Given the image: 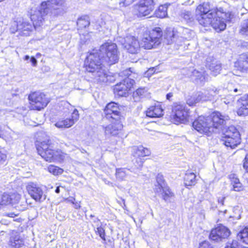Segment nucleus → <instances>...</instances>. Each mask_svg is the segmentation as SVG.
<instances>
[{"instance_id": "obj_1", "label": "nucleus", "mask_w": 248, "mask_h": 248, "mask_svg": "<svg viewBox=\"0 0 248 248\" xmlns=\"http://www.w3.org/2000/svg\"><path fill=\"white\" fill-rule=\"evenodd\" d=\"M65 7V0H48L43 1L40 6L35 10L31 9V19L32 24L26 20L14 23L16 27V31H20L21 35L28 36L36 26L43 24L46 17L49 16L55 17L64 13Z\"/></svg>"}, {"instance_id": "obj_2", "label": "nucleus", "mask_w": 248, "mask_h": 248, "mask_svg": "<svg viewBox=\"0 0 248 248\" xmlns=\"http://www.w3.org/2000/svg\"><path fill=\"white\" fill-rule=\"evenodd\" d=\"M105 63L97 50H93L86 57L85 65L87 71L91 74V78L97 82H106L108 81L107 71Z\"/></svg>"}, {"instance_id": "obj_3", "label": "nucleus", "mask_w": 248, "mask_h": 248, "mask_svg": "<svg viewBox=\"0 0 248 248\" xmlns=\"http://www.w3.org/2000/svg\"><path fill=\"white\" fill-rule=\"evenodd\" d=\"M36 147L38 154L46 161H61L64 159L66 155L61 150H53L49 140L36 143Z\"/></svg>"}, {"instance_id": "obj_4", "label": "nucleus", "mask_w": 248, "mask_h": 248, "mask_svg": "<svg viewBox=\"0 0 248 248\" xmlns=\"http://www.w3.org/2000/svg\"><path fill=\"white\" fill-rule=\"evenodd\" d=\"M99 55L102 62L111 65L117 62L119 60L117 46L111 42H106L102 45L99 51Z\"/></svg>"}, {"instance_id": "obj_5", "label": "nucleus", "mask_w": 248, "mask_h": 248, "mask_svg": "<svg viewBox=\"0 0 248 248\" xmlns=\"http://www.w3.org/2000/svg\"><path fill=\"white\" fill-rule=\"evenodd\" d=\"M162 36V31L161 28H155L149 33L143 34L141 42L140 43L141 47L144 49H151L156 47L160 44Z\"/></svg>"}, {"instance_id": "obj_6", "label": "nucleus", "mask_w": 248, "mask_h": 248, "mask_svg": "<svg viewBox=\"0 0 248 248\" xmlns=\"http://www.w3.org/2000/svg\"><path fill=\"white\" fill-rule=\"evenodd\" d=\"M215 11L211 10L210 3L208 2H204L199 5L196 10V14L200 24L203 26H208L211 23L210 17H213L215 14Z\"/></svg>"}, {"instance_id": "obj_7", "label": "nucleus", "mask_w": 248, "mask_h": 248, "mask_svg": "<svg viewBox=\"0 0 248 248\" xmlns=\"http://www.w3.org/2000/svg\"><path fill=\"white\" fill-rule=\"evenodd\" d=\"M31 108L32 109L40 110L44 108L50 102V99L43 93L35 92L29 95Z\"/></svg>"}, {"instance_id": "obj_8", "label": "nucleus", "mask_w": 248, "mask_h": 248, "mask_svg": "<svg viewBox=\"0 0 248 248\" xmlns=\"http://www.w3.org/2000/svg\"><path fill=\"white\" fill-rule=\"evenodd\" d=\"M189 31V30L187 29L183 28H180L179 32L174 30H167L165 34L166 43L169 45L175 42L178 45H182V43L184 39L189 38L186 34L188 33Z\"/></svg>"}, {"instance_id": "obj_9", "label": "nucleus", "mask_w": 248, "mask_h": 248, "mask_svg": "<svg viewBox=\"0 0 248 248\" xmlns=\"http://www.w3.org/2000/svg\"><path fill=\"white\" fill-rule=\"evenodd\" d=\"M192 126L198 132L208 136L214 132L211 124V120L208 117L199 116L193 122Z\"/></svg>"}, {"instance_id": "obj_10", "label": "nucleus", "mask_w": 248, "mask_h": 248, "mask_svg": "<svg viewBox=\"0 0 248 248\" xmlns=\"http://www.w3.org/2000/svg\"><path fill=\"white\" fill-rule=\"evenodd\" d=\"M134 83L135 81L133 79L128 77L126 78L115 85L113 89L114 93L119 96H125L128 94V91Z\"/></svg>"}, {"instance_id": "obj_11", "label": "nucleus", "mask_w": 248, "mask_h": 248, "mask_svg": "<svg viewBox=\"0 0 248 248\" xmlns=\"http://www.w3.org/2000/svg\"><path fill=\"white\" fill-rule=\"evenodd\" d=\"M173 120L175 123H182L186 121L188 112L185 105L181 104H174L172 109Z\"/></svg>"}, {"instance_id": "obj_12", "label": "nucleus", "mask_w": 248, "mask_h": 248, "mask_svg": "<svg viewBox=\"0 0 248 248\" xmlns=\"http://www.w3.org/2000/svg\"><path fill=\"white\" fill-rule=\"evenodd\" d=\"M124 48L130 53L137 54L140 49L141 46L138 39L133 36H127L124 38L123 44Z\"/></svg>"}, {"instance_id": "obj_13", "label": "nucleus", "mask_w": 248, "mask_h": 248, "mask_svg": "<svg viewBox=\"0 0 248 248\" xmlns=\"http://www.w3.org/2000/svg\"><path fill=\"white\" fill-rule=\"evenodd\" d=\"M211 120V124L214 129L222 131L226 124V121L229 120L228 116L222 115L219 112H215L212 113L211 116H208Z\"/></svg>"}, {"instance_id": "obj_14", "label": "nucleus", "mask_w": 248, "mask_h": 248, "mask_svg": "<svg viewBox=\"0 0 248 248\" xmlns=\"http://www.w3.org/2000/svg\"><path fill=\"white\" fill-rule=\"evenodd\" d=\"M229 230L224 226L220 225L212 230L209 237L213 241H218L229 236Z\"/></svg>"}, {"instance_id": "obj_15", "label": "nucleus", "mask_w": 248, "mask_h": 248, "mask_svg": "<svg viewBox=\"0 0 248 248\" xmlns=\"http://www.w3.org/2000/svg\"><path fill=\"white\" fill-rule=\"evenodd\" d=\"M215 14L213 17H210V23L208 26L211 25L217 31H223L226 27V24L224 20L223 16H220L219 11L215 12Z\"/></svg>"}, {"instance_id": "obj_16", "label": "nucleus", "mask_w": 248, "mask_h": 248, "mask_svg": "<svg viewBox=\"0 0 248 248\" xmlns=\"http://www.w3.org/2000/svg\"><path fill=\"white\" fill-rule=\"evenodd\" d=\"M27 190L30 196L36 201L41 202L45 199L43 198V192L42 188L36 184L31 183L27 187Z\"/></svg>"}, {"instance_id": "obj_17", "label": "nucleus", "mask_w": 248, "mask_h": 248, "mask_svg": "<svg viewBox=\"0 0 248 248\" xmlns=\"http://www.w3.org/2000/svg\"><path fill=\"white\" fill-rule=\"evenodd\" d=\"M238 109L237 113L239 116L248 115V94L241 97L237 101Z\"/></svg>"}, {"instance_id": "obj_18", "label": "nucleus", "mask_w": 248, "mask_h": 248, "mask_svg": "<svg viewBox=\"0 0 248 248\" xmlns=\"http://www.w3.org/2000/svg\"><path fill=\"white\" fill-rule=\"evenodd\" d=\"M154 9V7L145 6L138 3L134 6L133 12L138 17H141L149 15Z\"/></svg>"}, {"instance_id": "obj_19", "label": "nucleus", "mask_w": 248, "mask_h": 248, "mask_svg": "<svg viewBox=\"0 0 248 248\" xmlns=\"http://www.w3.org/2000/svg\"><path fill=\"white\" fill-rule=\"evenodd\" d=\"M220 142L224 145L227 148L233 149L235 148L241 143V139H238L237 137L235 138L225 137L222 136L220 139Z\"/></svg>"}, {"instance_id": "obj_20", "label": "nucleus", "mask_w": 248, "mask_h": 248, "mask_svg": "<svg viewBox=\"0 0 248 248\" xmlns=\"http://www.w3.org/2000/svg\"><path fill=\"white\" fill-rule=\"evenodd\" d=\"M113 123L112 121V124L108 125L105 127V133L107 136H116L119 131L122 130L123 128V124L121 123L120 121H115Z\"/></svg>"}, {"instance_id": "obj_21", "label": "nucleus", "mask_w": 248, "mask_h": 248, "mask_svg": "<svg viewBox=\"0 0 248 248\" xmlns=\"http://www.w3.org/2000/svg\"><path fill=\"white\" fill-rule=\"evenodd\" d=\"M163 109L159 104L151 106L146 111L147 116L151 118H159L163 115Z\"/></svg>"}, {"instance_id": "obj_22", "label": "nucleus", "mask_w": 248, "mask_h": 248, "mask_svg": "<svg viewBox=\"0 0 248 248\" xmlns=\"http://www.w3.org/2000/svg\"><path fill=\"white\" fill-rule=\"evenodd\" d=\"M104 113L106 118L110 121H118L120 120V111L117 110H112L108 109H104Z\"/></svg>"}, {"instance_id": "obj_23", "label": "nucleus", "mask_w": 248, "mask_h": 248, "mask_svg": "<svg viewBox=\"0 0 248 248\" xmlns=\"http://www.w3.org/2000/svg\"><path fill=\"white\" fill-rule=\"evenodd\" d=\"M222 134L223 136L228 137L229 138L237 137L238 139H241L239 131L234 126L224 128L222 131Z\"/></svg>"}, {"instance_id": "obj_24", "label": "nucleus", "mask_w": 248, "mask_h": 248, "mask_svg": "<svg viewBox=\"0 0 248 248\" xmlns=\"http://www.w3.org/2000/svg\"><path fill=\"white\" fill-rule=\"evenodd\" d=\"M206 66L212 72V74L214 76L219 73L221 69L220 63L217 61H213L211 62H207Z\"/></svg>"}, {"instance_id": "obj_25", "label": "nucleus", "mask_w": 248, "mask_h": 248, "mask_svg": "<svg viewBox=\"0 0 248 248\" xmlns=\"http://www.w3.org/2000/svg\"><path fill=\"white\" fill-rule=\"evenodd\" d=\"M9 245L12 248H20L23 246V241L16 235L10 237Z\"/></svg>"}, {"instance_id": "obj_26", "label": "nucleus", "mask_w": 248, "mask_h": 248, "mask_svg": "<svg viewBox=\"0 0 248 248\" xmlns=\"http://www.w3.org/2000/svg\"><path fill=\"white\" fill-rule=\"evenodd\" d=\"M74 124V122L70 118L59 120L55 124V125L59 128H67L71 127Z\"/></svg>"}, {"instance_id": "obj_27", "label": "nucleus", "mask_w": 248, "mask_h": 248, "mask_svg": "<svg viewBox=\"0 0 248 248\" xmlns=\"http://www.w3.org/2000/svg\"><path fill=\"white\" fill-rule=\"evenodd\" d=\"M196 177V176L194 173H186L184 178L185 186H194L197 183Z\"/></svg>"}, {"instance_id": "obj_28", "label": "nucleus", "mask_w": 248, "mask_h": 248, "mask_svg": "<svg viewBox=\"0 0 248 248\" xmlns=\"http://www.w3.org/2000/svg\"><path fill=\"white\" fill-rule=\"evenodd\" d=\"M237 239L240 242L248 244V227H245L238 233Z\"/></svg>"}, {"instance_id": "obj_29", "label": "nucleus", "mask_w": 248, "mask_h": 248, "mask_svg": "<svg viewBox=\"0 0 248 248\" xmlns=\"http://www.w3.org/2000/svg\"><path fill=\"white\" fill-rule=\"evenodd\" d=\"M135 149V154L140 157L149 156L151 154V152L148 148H144L142 146L137 147Z\"/></svg>"}, {"instance_id": "obj_30", "label": "nucleus", "mask_w": 248, "mask_h": 248, "mask_svg": "<svg viewBox=\"0 0 248 248\" xmlns=\"http://www.w3.org/2000/svg\"><path fill=\"white\" fill-rule=\"evenodd\" d=\"M78 30H82L88 27L90 25V21L88 17L85 16L78 18L77 22Z\"/></svg>"}, {"instance_id": "obj_31", "label": "nucleus", "mask_w": 248, "mask_h": 248, "mask_svg": "<svg viewBox=\"0 0 248 248\" xmlns=\"http://www.w3.org/2000/svg\"><path fill=\"white\" fill-rule=\"evenodd\" d=\"M227 89L229 92L231 93H233L232 96L240 95L243 93V90L239 85L234 86L232 84H229L227 86Z\"/></svg>"}, {"instance_id": "obj_32", "label": "nucleus", "mask_w": 248, "mask_h": 248, "mask_svg": "<svg viewBox=\"0 0 248 248\" xmlns=\"http://www.w3.org/2000/svg\"><path fill=\"white\" fill-rule=\"evenodd\" d=\"M156 182L158 186V188H155V190L156 192H161L162 189L165 186V183L164 182V177L161 174H158L156 176Z\"/></svg>"}, {"instance_id": "obj_33", "label": "nucleus", "mask_w": 248, "mask_h": 248, "mask_svg": "<svg viewBox=\"0 0 248 248\" xmlns=\"http://www.w3.org/2000/svg\"><path fill=\"white\" fill-rule=\"evenodd\" d=\"M155 15L159 18H164L167 15V6L166 5L160 6L158 9L155 11Z\"/></svg>"}, {"instance_id": "obj_34", "label": "nucleus", "mask_w": 248, "mask_h": 248, "mask_svg": "<svg viewBox=\"0 0 248 248\" xmlns=\"http://www.w3.org/2000/svg\"><path fill=\"white\" fill-rule=\"evenodd\" d=\"M181 16L187 23H191L194 20V16L191 12L189 11H182Z\"/></svg>"}, {"instance_id": "obj_35", "label": "nucleus", "mask_w": 248, "mask_h": 248, "mask_svg": "<svg viewBox=\"0 0 248 248\" xmlns=\"http://www.w3.org/2000/svg\"><path fill=\"white\" fill-rule=\"evenodd\" d=\"M134 158L132 160L133 164L134 165V167L133 169L134 170L135 169H140L142 167L144 160L141 158L140 156H138L135 154L134 155Z\"/></svg>"}, {"instance_id": "obj_36", "label": "nucleus", "mask_w": 248, "mask_h": 248, "mask_svg": "<svg viewBox=\"0 0 248 248\" xmlns=\"http://www.w3.org/2000/svg\"><path fill=\"white\" fill-rule=\"evenodd\" d=\"M162 193V196L163 199L165 201L170 200V198L173 196V194L172 193L170 189L167 187L164 186L160 192Z\"/></svg>"}, {"instance_id": "obj_37", "label": "nucleus", "mask_w": 248, "mask_h": 248, "mask_svg": "<svg viewBox=\"0 0 248 248\" xmlns=\"http://www.w3.org/2000/svg\"><path fill=\"white\" fill-rule=\"evenodd\" d=\"M47 170L54 175L61 174L63 172L62 169L54 165H49L47 168Z\"/></svg>"}, {"instance_id": "obj_38", "label": "nucleus", "mask_w": 248, "mask_h": 248, "mask_svg": "<svg viewBox=\"0 0 248 248\" xmlns=\"http://www.w3.org/2000/svg\"><path fill=\"white\" fill-rule=\"evenodd\" d=\"M7 152L6 149L0 146V166L3 165L6 161Z\"/></svg>"}, {"instance_id": "obj_39", "label": "nucleus", "mask_w": 248, "mask_h": 248, "mask_svg": "<svg viewBox=\"0 0 248 248\" xmlns=\"http://www.w3.org/2000/svg\"><path fill=\"white\" fill-rule=\"evenodd\" d=\"M10 204L13 205L18 204L21 199V196L16 193H14L10 195Z\"/></svg>"}, {"instance_id": "obj_40", "label": "nucleus", "mask_w": 248, "mask_h": 248, "mask_svg": "<svg viewBox=\"0 0 248 248\" xmlns=\"http://www.w3.org/2000/svg\"><path fill=\"white\" fill-rule=\"evenodd\" d=\"M126 175V170L124 169H117L116 170V176L117 179L123 180Z\"/></svg>"}, {"instance_id": "obj_41", "label": "nucleus", "mask_w": 248, "mask_h": 248, "mask_svg": "<svg viewBox=\"0 0 248 248\" xmlns=\"http://www.w3.org/2000/svg\"><path fill=\"white\" fill-rule=\"evenodd\" d=\"M10 195L4 193L0 196V205L10 204Z\"/></svg>"}, {"instance_id": "obj_42", "label": "nucleus", "mask_w": 248, "mask_h": 248, "mask_svg": "<svg viewBox=\"0 0 248 248\" xmlns=\"http://www.w3.org/2000/svg\"><path fill=\"white\" fill-rule=\"evenodd\" d=\"M94 229L95 232L99 234L103 240L106 241L105 230L102 228V225L94 228Z\"/></svg>"}, {"instance_id": "obj_43", "label": "nucleus", "mask_w": 248, "mask_h": 248, "mask_svg": "<svg viewBox=\"0 0 248 248\" xmlns=\"http://www.w3.org/2000/svg\"><path fill=\"white\" fill-rule=\"evenodd\" d=\"M192 75L196 77V79L200 80L201 83L205 81V76L197 70H194L192 72Z\"/></svg>"}, {"instance_id": "obj_44", "label": "nucleus", "mask_w": 248, "mask_h": 248, "mask_svg": "<svg viewBox=\"0 0 248 248\" xmlns=\"http://www.w3.org/2000/svg\"><path fill=\"white\" fill-rule=\"evenodd\" d=\"M240 32L242 34L248 35V18L244 20L242 24Z\"/></svg>"}, {"instance_id": "obj_45", "label": "nucleus", "mask_w": 248, "mask_h": 248, "mask_svg": "<svg viewBox=\"0 0 248 248\" xmlns=\"http://www.w3.org/2000/svg\"><path fill=\"white\" fill-rule=\"evenodd\" d=\"M225 248H248V247H242L239 245L238 242L236 240H233L232 243H228Z\"/></svg>"}, {"instance_id": "obj_46", "label": "nucleus", "mask_w": 248, "mask_h": 248, "mask_svg": "<svg viewBox=\"0 0 248 248\" xmlns=\"http://www.w3.org/2000/svg\"><path fill=\"white\" fill-rule=\"evenodd\" d=\"M147 93V90L145 88H139L138 89L136 92L134 93V95H137L140 97H143L145 96Z\"/></svg>"}, {"instance_id": "obj_47", "label": "nucleus", "mask_w": 248, "mask_h": 248, "mask_svg": "<svg viewBox=\"0 0 248 248\" xmlns=\"http://www.w3.org/2000/svg\"><path fill=\"white\" fill-rule=\"evenodd\" d=\"M138 3L145 6L154 7V0H140Z\"/></svg>"}, {"instance_id": "obj_48", "label": "nucleus", "mask_w": 248, "mask_h": 248, "mask_svg": "<svg viewBox=\"0 0 248 248\" xmlns=\"http://www.w3.org/2000/svg\"><path fill=\"white\" fill-rule=\"evenodd\" d=\"M134 0H122L119 2V5L121 8H124L132 4Z\"/></svg>"}, {"instance_id": "obj_49", "label": "nucleus", "mask_w": 248, "mask_h": 248, "mask_svg": "<svg viewBox=\"0 0 248 248\" xmlns=\"http://www.w3.org/2000/svg\"><path fill=\"white\" fill-rule=\"evenodd\" d=\"M221 16H223L224 17V20L226 21H231L232 18L233 17V15H232L231 13H223L221 12H219Z\"/></svg>"}, {"instance_id": "obj_50", "label": "nucleus", "mask_w": 248, "mask_h": 248, "mask_svg": "<svg viewBox=\"0 0 248 248\" xmlns=\"http://www.w3.org/2000/svg\"><path fill=\"white\" fill-rule=\"evenodd\" d=\"M108 108L109 109L117 110H119V111L120 110L118 104L114 102H111V103H108L107 105V106L106 107L105 109H108Z\"/></svg>"}, {"instance_id": "obj_51", "label": "nucleus", "mask_w": 248, "mask_h": 248, "mask_svg": "<svg viewBox=\"0 0 248 248\" xmlns=\"http://www.w3.org/2000/svg\"><path fill=\"white\" fill-rule=\"evenodd\" d=\"M72 120H73L74 122V124L79 119V113L77 109H75L72 114L71 118H70Z\"/></svg>"}, {"instance_id": "obj_52", "label": "nucleus", "mask_w": 248, "mask_h": 248, "mask_svg": "<svg viewBox=\"0 0 248 248\" xmlns=\"http://www.w3.org/2000/svg\"><path fill=\"white\" fill-rule=\"evenodd\" d=\"M197 103L198 102L196 100V97L195 96V95L190 96L186 100V103L189 106H193Z\"/></svg>"}, {"instance_id": "obj_53", "label": "nucleus", "mask_w": 248, "mask_h": 248, "mask_svg": "<svg viewBox=\"0 0 248 248\" xmlns=\"http://www.w3.org/2000/svg\"><path fill=\"white\" fill-rule=\"evenodd\" d=\"M230 179H231V184L233 186L236 185L237 183H240L239 179L236 177L234 174H232L230 175Z\"/></svg>"}, {"instance_id": "obj_54", "label": "nucleus", "mask_w": 248, "mask_h": 248, "mask_svg": "<svg viewBox=\"0 0 248 248\" xmlns=\"http://www.w3.org/2000/svg\"><path fill=\"white\" fill-rule=\"evenodd\" d=\"M199 248H214L208 241H204L200 244Z\"/></svg>"}, {"instance_id": "obj_55", "label": "nucleus", "mask_w": 248, "mask_h": 248, "mask_svg": "<svg viewBox=\"0 0 248 248\" xmlns=\"http://www.w3.org/2000/svg\"><path fill=\"white\" fill-rule=\"evenodd\" d=\"M233 190L240 191L243 189L242 185L241 183H237V184L232 186Z\"/></svg>"}, {"instance_id": "obj_56", "label": "nucleus", "mask_w": 248, "mask_h": 248, "mask_svg": "<svg viewBox=\"0 0 248 248\" xmlns=\"http://www.w3.org/2000/svg\"><path fill=\"white\" fill-rule=\"evenodd\" d=\"M243 167L246 171L248 173V153L246 155L244 160Z\"/></svg>"}, {"instance_id": "obj_57", "label": "nucleus", "mask_w": 248, "mask_h": 248, "mask_svg": "<svg viewBox=\"0 0 248 248\" xmlns=\"http://www.w3.org/2000/svg\"><path fill=\"white\" fill-rule=\"evenodd\" d=\"M228 97L229 98V99H227L226 98H225L223 99V102L226 104H229L232 103L234 100V99H233L234 98L233 97H232V95L229 96H228Z\"/></svg>"}, {"instance_id": "obj_58", "label": "nucleus", "mask_w": 248, "mask_h": 248, "mask_svg": "<svg viewBox=\"0 0 248 248\" xmlns=\"http://www.w3.org/2000/svg\"><path fill=\"white\" fill-rule=\"evenodd\" d=\"M197 101L198 102L202 101V92H198L195 95Z\"/></svg>"}, {"instance_id": "obj_59", "label": "nucleus", "mask_w": 248, "mask_h": 248, "mask_svg": "<svg viewBox=\"0 0 248 248\" xmlns=\"http://www.w3.org/2000/svg\"><path fill=\"white\" fill-rule=\"evenodd\" d=\"M218 92V91L217 89H216L215 91L214 90H211L210 92V93L206 92V96H210L211 99L212 96L215 95Z\"/></svg>"}, {"instance_id": "obj_60", "label": "nucleus", "mask_w": 248, "mask_h": 248, "mask_svg": "<svg viewBox=\"0 0 248 248\" xmlns=\"http://www.w3.org/2000/svg\"><path fill=\"white\" fill-rule=\"evenodd\" d=\"M93 222L94 223V228L102 225V223L101 222L100 220L97 217L94 218L93 219Z\"/></svg>"}, {"instance_id": "obj_61", "label": "nucleus", "mask_w": 248, "mask_h": 248, "mask_svg": "<svg viewBox=\"0 0 248 248\" xmlns=\"http://www.w3.org/2000/svg\"><path fill=\"white\" fill-rule=\"evenodd\" d=\"M211 99V96H206V92H204V93H202V101H205Z\"/></svg>"}, {"instance_id": "obj_62", "label": "nucleus", "mask_w": 248, "mask_h": 248, "mask_svg": "<svg viewBox=\"0 0 248 248\" xmlns=\"http://www.w3.org/2000/svg\"><path fill=\"white\" fill-rule=\"evenodd\" d=\"M226 199L225 197H221L218 198V203L220 204L221 205H224V202Z\"/></svg>"}, {"instance_id": "obj_63", "label": "nucleus", "mask_w": 248, "mask_h": 248, "mask_svg": "<svg viewBox=\"0 0 248 248\" xmlns=\"http://www.w3.org/2000/svg\"><path fill=\"white\" fill-rule=\"evenodd\" d=\"M30 61L32 63V64L33 66H35L37 64V61L36 59L34 57H31L30 58Z\"/></svg>"}, {"instance_id": "obj_64", "label": "nucleus", "mask_w": 248, "mask_h": 248, "mask_svg": "<svg viewBox=\"0 0 248 248\" xmlns=\"http://www.w3.org/2000/svg\"><path fill=\"white\" fill-rule=\"evenodd\" d=\"M173 96V93H169L166 95V98L168 100H170V98Z\"/></svg>"}]
</instances>
